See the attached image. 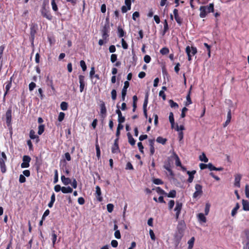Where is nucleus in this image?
Listing matches in <instances>:
<instances>
[{
	"instance_id": "a19ab883",
	"label": "nucleus",
	"mask_w": 249,
	"mask_h": 249,
	"mask_svg": "<svg viewBox=\"0 0 249 249\" xmlns=\"http://www.w3.org/2000/svg\"><path fill=\"white\" fill-rule=\"evenodd\" d=\"M198 220L200 221L205 223L206 222V218L204 214L202 213H199L197 215Z\"/></svg>"
},
{
	"instance_id": "0eeeda50",
	"label": "nucleus",
	"mask_w": 249,
	"mask_h": 249,
	"mask_svg": "<svg viewBox=\"0 0 249 249\" xmlns=\"http://www.w3.org/2000/svg\"><path fill=\"white\" fill-rule=\"evenodd\" d=\"M40 11L41 15L43 17L50 20L52 19L53 17L51 15L50 11L46 8L45 5L42 6Z\"/></svg>"
},
{
	"instance_id": "bb28decb",
	"label": "nucleus",
	"mask_w": 249,
	"mask_h": 249,
	"mask_svg": "<svg viewBox=\"0 0 249 249\" xmlns=\"http://www.w3.org/2000/svg\"><path fill=\"white\" fill-rule=\"evenodd\" d=\"M243 209L246 211H249V202L248 200H242Z\"/></svg>"
},
{
	"instance_id": "393cba45",
	"label": "nucleus",
	"mask_w": 249,
	"mask_h": 249,
	"mask_svg": "<svg viewBox=\"0 0 249 249\" xmlns=\"http://www.w3.org/2000/svg\"><path fill=\"white\" fill-rule=\"evenodd\" d=\"M96 189V193L97 195V199L99 201H102L103 200V198L101 196V191L99 186H97L95 188Z\"/></svg>"
},
{
	"instance_id": "cd10ccee",
	"label": "nucleus",
	"mask_w": 249,
	"mask_h": 249,
	"mask_svg": "<svg viewBox=\"0 0 249 249\" xmlns=\"http://www.w3.org/2000/svg\"><path fill=\"white\" fill-rule=\"evenodd\" d=\"M231 109H229L228 114H227V120L225 122V124H224V127H226L231 122Z\"/></svg>"
},
{
	"instance_id": "774afa93",
	"label": "nucleus",
	"mask_w": 249,
	"mask_h": 249,
	"mask_svg": "<svg viewBox=\"0 0 249 249\" xmlns=\"http://www.w3.org/2000/svg\"><path fill=\"white\" fill-rule=\"evenodd\" d=\"M117 59V55L116 54H112L110 57V60L112 63L115 62Z\"/></svg>"
},
{
	"instance_id": "37998d69",
	"label": "nucleus",
	"mask_w": 249,
	"mask_h": 249,
	"mask_svg": "<svg viewBox=\"0 0 249 249\" xmlns=\"http://www.w3.org/2000/svg\"><path fill=\"white\" fill-rule=\"evenodd\" d=\"M68 107V104L66 102H62L60 104V108L62 110H67Z\"/></svg>"
},
{
	"instance_id": "c85d7f7f",
	"label": "nucleus",
	"mask_w": 249,
	"mask_h": 249,
	"mask_svg": "<svg viewBox=\"0 0 249 249\" xmlns=\"http://www.w3.org/2000/svg\"><path fill=\"white\" fill-rule=\"evenodd\" d=\"M62 192L64 194H67V193H71L72 192L73 190L70 187H62Z\"/></svg>"
},
{
	"instance_id": "423d86ee",
	"label": "nucleus",
	"mask_w": 249,
	"mask_h": 249,
	"mask_svg": "<svg viewBox=\"0 0 249 249\" xmlns=\"http://www.w3.org/2000/svg\"><path fill=\"white\" fill-rule=\"evenodd\" d=\"M182 208V203L178 201H176V207L174 209V211L176 212V219L177 221L179 218V216L180 214Z\"/></svg>"
},
{
	"instance_id": "79ce46f5",
	"label": "nucleus",
	"mask_w": 249,
	"mask_h": 249,
	"mask_svg": "<svg viewBox=\"0 0 249 249\" xmlns=\"http://www.w3.org/2000/svg\"><path fill=\"white\" fill-rule=\"evenodd\" d=\"M244 233L245 235L246 238L247 239V242L246 244V246L249 245V230L247 229L244 231Z\"/></svg>"
},
{
	"instance_id": "ddd939ff",
	"label": "nucleus",
	"mask_w": 249,
	"mask_h": 249,
	"mask_svg": "<svg viewBox=\"0 0 249 249\" xmlns=\"http://www.w3.org/2000/svg\"><path fill=\"white\" fill-rule=\"evenodd\" d=\"M129 83L128 81H125L124 83V87L122 90V96L121 98L122 101H124L125 98V96L126 95V92H127V89L129 87Z\"/></svg>"
},
{
	"instance_id": "473e14b6",
	"label": "nucleus",
	"mask_w": 249,
	"mask_h": 249,
	"mask_svg": "<svg viewBox=\"0 0 249 249\" xmlns=\"http://www.w3.org/2000/svg\"><path fill=\"white\" fill-rule=\"evenodd\" d=\"M156 141L159 143L165 144L167 142V139L166 138H163L162 137L159 136L157 138Z\"/></svg>"
},
{
	"instance_id": "39448f33",
	"label": "nucleus",
	"mask_w": 249,
	"mask_h": 249,
	"mask_svg": "<svg viewBox=\"0 0 249 249\" xmlns=\"http://www.w3.org/2000/svg\"><path fill=\"white\" fill-rule=\"evenodd\" d=\"M2 157L0 158V170L2 173H4L6 171V167L5 164V161L7 160V157L4 152L1 153Z\"/></svg>"
},
{
	"instance_id": "864d4df0",
	"label": "nucleus",
	"mask_w": 249,
	"mask_h": 249,
	"mask_svg": "<svg viewBox=\"0 0 249 249\" xmlns=\"http://www.w3.org/2000/svg\"><path fill=\"white\" fill-rule=\"evenodd\" d=\"M36 84L35 83L32 82L29 85V89L30 91H32L34 89L36 88Z\"/></svg>"
},
{
	"instance_id": "f8f14e48",
	"label": "nucleus",
	"mask_w": 249,
	"mask_h": 249,
	"mask_svg": "<svg viewBox=\"0 0 249 249\" xmlns=\"http://www.w3.org/2000/svg\"><path fill=\"white\" fill-rule=\"evenodd\" d=\"M13 80V77H11L9 80H8L7 82L5 83V91L3 96V100H5V96L8 93V92L12 87V83Z\"/></svg>"
},
{
	"instance_id": "aec40b11",
	"label": "nucleus",
	"mask_w": 249,
	"mask_h": 249,
	"mask_svg": "<svg viewBox=\"0 0 249 249\" xmlns=\"http://www.w3.org/2000/svg\"><path fill=\"white\" fill-rule=\"evenodd\" d=\"M116 113L118 115V122L120 124L123 123L125 121L124 117L122 116V114L120 110L118 108L116 111Z\"/></svg>"
},
{
	"instance_id": "5fc2aeb1",
	"label": "nucleus",
	"mask_w": 249,
	"mask_h": 249,
	"mask_svg": "<svg viewBox=\"0 0 249 249\" xmlns=\"http://www.w3.org/2000/svg\"><path fill=\"white\" fill-rule=\"evenodd\" d=\"M80 66L83 71H85L87 69L86 64L84 60H81L80 62Z\"/></svg>"
},
{
	"instance_id": "6ab92c4d",
	"label": "nucleus",
	"mask_w": 249,
	"mask_h": 249,
	"mask_svg": "<svg viewBox=\"0 0 249 249\" xmlns=\"http://www.w3.org/2000/svg\"><path fill=\"white\" fill-rule=\"evenodd\" d=\"M196 173V170H193L192 171H187V174L189 175V178L187 179V181L189 183H192L194 178V175Z\"/></svg>"
},
{
	"instance_id": "2f4dec72",
	"label": "nucleus",
	"mask_w": 249,
	"mask_h": 249,
	"mask_svg": "<svg viewBox=\"0 0 249 249\" xmlns=\"http://www.w3.org/2000/svg\"><path fill=\"white\" fill-rule=\"evenodd\" d=\"M169 30V27L168 22L166 19H165L163 22V29L162 31V35H164L165 34V33L168 31Z\"/></svg>"
},
{
	"instance_id": "5701e85b",
	"label": "nucleus",
	"mask_w": 249,
	"mask_h": 249,
	"mask_svg": "<svg viewBox=\"0 0 249 249\" xmlns=\"http://www.w3.org/2000/svg\"><path fill=\"white\" fill-rule=\"evenodd\" d=\"M127 136L128 138V142L131 145H134L135 144L136 141L133 138L132 135L130 132H128L127 133Z\"/></svg>"
},
{
	"instance_id": "4be33fe9",
	"label": "nucleus",
	"mask_w": 249,
	"mask_h": 249,
	"mask_svg": "<svg viewBox=\"0 0 249 249\" xmlns=\"http://www.w3.org/2000/svg\"><path fill=\"white\" fill-rule=\"evenodd\" d=\"M52 243H53V246L54 247L55 244H56V242L57 240V233L54 230L52 231Z\"/></svg>"
},
{
	"instance_id": "603ef678",
	"label": "nucleus",
	"mask_w": 249,
	"mask_h": 249,
	"mask_svg": "<svg viewBox=\"0 0 249 249\" xmlns=\"http://www.w3.org/2000/svg\"><path fill=\"white\" fill-rule=\"evenodd\" d=\"M169 52V50L168 48H162V49L160 50V53L164 55L168 53Z\"/></svg>"
},
{
	"instance_id": "dca6fc26",
	"label": "nucleus",
	"mask_w": 249,
	"mask_h": 249,
	"mask_svg": "<svg viewBox=\"0 0 249 249\" xmlns=\"http://www.w3.org/2000/svg\"><path fill=\"white\" fill-rule=\"evenodd\" d=\"M234 186L240 188V180L242 178V175L240 174H236L234 176Z\"/></svg>"
},
{
	"instance_id": "8fccbe9b",
	"label": "nucleus",
	"mask_w": 249,
	"mask_h": 249,
	"mask_svg": "<svg viewBox=\"0 0 249 249\" xmlns=\"http://www.w3.org/2000/svg\"><path fill=\"white\" fill-rule=\"evenodd\" d=\"M153 182L156 185H160V184H163V181L160 178L153 179Z\"/></svg>"
},
{
	"instance_id": "3c124183",
	"label": "nucleus",
	"mask_w": 249,
	"mask_h": 249,
	"mask_svg": "<svg viewBox=\"0 0 249 249\" xmlns=\"http://www.w3.org/2000/svg\"><path fill=\"white\" fill-rule=\"evenodd\" d=\"M65 116V114L64 112H60L58 117V121L60 122H62L64 120Z\"/></svg>"
},
{
	"instance_id": "f704fd0d",
	"label": "nucleus",
	"mask_w": 249,
	"mask_h": 249,
	"mask_svg": "<svg viewBox=\"0 0 249 249\" xmlns=\"http://www.w3.org/2000/svg\"><path fill=\"white\" fill-rule=\"evenodd\" d=\"M148 102V94L147 93L144 98V102L143 104V110H147V106Z\"/></svg>"
},
{
	"instance_id": "f03ea898",
	"label": "nucleus",
	"mask_w": 249,
	"mask_h": 249,
	"mask_svg": "<svg viewBox=\"0 0 249 249\" xmlns=\"http://www.w3.org/2000/svg\"><path fill=\"white\" fill-rule=\"evenodd\" d=\"M199 17L201 18H204L208 13L214 12V4L213 3H211L206 6H201L199 8Z\"/></svg>"
},
{
	"instance_id": "e2e57ef3",
	"label": "nucleus",
	"mask_w": 249,
	"mask_h": 249,
	"mask_svg": "<svg viewBox=\"0 0 249 249\" xmlns=\"http://www.w3.org/2000/svg\"><path fill=\"white\" fill-rule=\"evenodd\" d=\"M27 144L29 147V149L30 151H33V145L32 144V142L30 140H29L27 141Z\"/></svg>"
},
{
	"instance_id": "412c9836",
	"label": "nucleus",
	"mask_w": 249,
	"mask_h": 249,
	"mask_svg": "<svg viewBox=\"0 0 249 249\" xmlns=\"http://www.w3.org/2000/svg\"><path fill=\"white\" fill-rule=\"evenodd\" d=\"M29 136L31 139L33 140V139H36V142H38L39 141V137L38 136H37L36 135V133H35V131L33 129H31L30 130Z\"/></svg>"
},
{
	"instance_id": "4c0bfd02",
	"label": "nucleus",
	"mask_w": 249,
	"mask_h": 249,
	"mask_svg": "<svg viewBox=\"0 0 249 249\" xmlns=\"http://www.w3.org/2000/svg\"><path fill=\"white\" fill-rule=\"evenodd\" d=\"M175 159V164L177 166H181V162L178 156L176 154H174Z\"/></svg>"
},
{
	"instance_id": "58836bf2",
	"label": "nucleus",
	"mask_w": 249,
	"mask_h": 249,
	"mask_svg": "<svg viewBox=\"0 0 249 249\" xmlns=\"http://www.w3.org/2000/svg\"><path fill=\"white\" fill-rule=\"evenodd\" d=\"M195 239L194 237H192L188 242L189 249H192L194 246V244Z\"/></svg>"
},
{
	"instance_id": "7c9ffc66",
	"label": "nucleus",
	"mask_w": 249,
	"mask_h": 249,
	"mask_svg": "<svg viewBox=\"0 0 249 249\" xmlns=\"http://www.w3.org/2000/svg\"><path fill=\"white\" fill-rule=\"evenodd\" d=\"M111 152L112 153H118L120 152L119 145L113 144L111 147Z\"/></svg>"
},
{
	"instance_id": "680f3d73",
	"label": "nucleus",
	"mask_w": 249,
	"mask_h": 249,
	"mask_svg": "<svg viewBox=\"0 0 249 249\" xmlns=\"http://www.w3.org/2000/svg\"><path fill=\"white\" fill-rule=\"evenodd\" d=\"M138 147L139 148V149L140 151V152L142 154L143 153V145L142 143V142H139L138 143Z\"/></svg>"
},
{
	"instance_id": "69168bd1",
	"label": "nucleus",
	"mask_w": 249,
	"mask_h": 249,
	"mask_svg": "<svg viewBox=\"0 0 249 249\" xmlns=\"http://www.w3.org/2000/svg\"><path fill=\"white\" fill-rule=\"evenodd\" d=\"M26 181V178L23 175H20L19 178V182L21 183H24Z\"/></svg>"
},
{
	"instance_id": "bf43d9fd",
	"label": "nucleus",
	"mask_w": 249,
	"mask_h": 249,
	"mask_svg": "<svg viewBox=\"0 0 249 249\" xmlns=\"http://www.w3.org/2000/svg\"><path fill=\"white\" fill-rule=\"evenodd\" d=\"M210 204L209 203H207L205 206V214L208 215L209 211H210Z\"/></svg>"
},
{
	"instance_id": "9b49d317",
	"label": "nucleus",
	"mask_w": 249,
	"mask_h": 249,
	"mask_svg": "<svg viewBox=\"0 0 249 249\" xmlns=\"http://www.w3.org/2000/svg\"><path fill=\"white\" fill-rule=\"evenodd\" d=\"M100 108L101 117L103 119H104L107 116V108L105 104L103 101L101 102Z\"/></svg>"
},
{
	"instance_id": "4d7b16f0",
	"label": "nucleus",
	"mask_w": 249,
	"mask_h": 249,
	"mask_svg": "<svg viewBox=\"0 0 249 249\" xmlns=\"http://www.w3.org/2000/svg\"><path fill=\"white\" fill-rule=\"evenodd\" d=\"M107 210L109 213H111L114 208V205L112 204L109 203L108 204L107 206Z\"/></svg>"
},
{
	"instance_id": "49530a36",
	"label": "nucleus",
	"mask_w": 249,
	"mask_h": 249,
	"mask_svg": "<svg viewBox=\"0 0 249 249\" xmlns=\"http://www.w3.org/2000/svg\"><path fill=\"white\" fill-rule=\"evenodd\" d=\"M45 126L44 124H40L38 126V134L41 135L44 131Z\"/></svg>"
},
{
	"instance_id": "c9c22d12",
	"label": "nucleus",
	"mask_w": 249,
	"mask_h": 249,
	"mask_svg": "<svg viewBox=\"0 0 249 249\" xmlns=\"http://www.w3.org/2000/svg\"><path fill=\"white\" fill-rule=\"evenodd\" d=\"M117 31L118 36L120 37H122L124 36L125 33L121 26H118Z\"/></svg>"
},
{
	"instance_id": "ea45409f",
	"label": "nucleus",
	"mask_w": 249,
	"mask_h": 249,
	"mask_svg": "<svg viewBox=\"0 0 249 249\" xmlns=\"http://www.w3.org/2000/svg\"><path fill=\"white\" fill-rule=\"evenodd\" d=\"M240 205L238 203L236 204L235 207L231 211V214L232 216H234L237 213V210L239 209Z\"/></svg>"
},
{
	"instance_id": "338daca9",
	"label": "nucleus",
	"mask_w": 249,
	"mask_h": 249,
	"mask_svg": "<svg viewBox=\"0 0 249 249\" xmlns=\"http://www.w3.org/2000/svg\"><path fill=\"white\" fill-rule=\"evenodd\" d=\"M164 168L168 171L169 172L172 173V170L171 169L170 164L169 163L166 164L164 165Z\"/></svg>"
},
{
	"instance_id": "7ed1b4c3",
	"label": "nucleus",
	"mask_w": 249,
	"mask_h": 249,
	"mask_svg": "<svg viewBox=\"0 0 249 249\" xmlns=\"http://www.w3.org/2000/svg\"><path fill=\"white\" fill-rule=\"evenodd\" d=\"M12 107H9L5 113L6 124L9 128H12Z\"/></svg>"
},
{
	"instance_id": "c756f323",
	"label": "nucleus",
	"mask_w": 249,
	"mask_h": 249,
	"mask_svg": "<svg viewBox=\"0 0 249 249\" xmlns=\"http://www.w3.org/2000/svg\"><path fill=\"white\" fill-rule=\"evenodd\" d=\"M191 88L190 89V90L188 92V93L186 96V100L187 101L185 103V106H188L189 105L191 104L192 103L191 97H190V94H191Z\"/></svg>"
},
{
	"instance_id": "c03bdc74",
	"label": "nucleus",
	"mask_w": 249,
	"mask_h": 249,
	"mask_svg": "<svg viewBox=\"0 0 249 249\" xmlns=\"http://www.w3.org/2000/svg\"><path fill=\"white\" fill-rule=\"evenodd\" d=\"M199 158L201 161L205 162H207L208 161V159L207 158L204 153H203L202 155H200Z\"/></svg>"
},
{
	"instance_id": "9d476101",
	"label": "nucleus",
	"mask_w": 249,
	"mask_h": 249,
	"mask_svg": "<svg viewBox=\"0 0 249 249\" xmlns=\"http://www.w3.org/2000/svg\"><path fill=\"white\" fill-rule=\"evenodd\" d=\"M195 189L196 191L193 194V197L194 198H196L198 196H201L203 193L202 185L198 184H196L195 185Z\"/></svg>"
},
{
	"instance_id": "052dcab7",
	"label": "nucleus",
	"mask_w": 249,
	"mask_h": 249,
	"mask_svg": "<svg viewBox=\"0 0 249 249\" xmlns=\"http://www.w3.org/2000/svg\"><path fill=\"white\" fill-rule=\"evenodd\" d=\"M175 205V201L174 200H170L168 203V209L169 210H171L173 209L174 206Z\"/></svg>"
},
{
	"instance_id": "a211bd4d",
	"label": "nucleus",
	"mask_w": 249,
	"mask_h": 249,
	"mask_svg": "<svg viewBox=\"0 0 249 249\" xmlns=\"http://www.w3.org/2000/svg\"><path fill=\"white\" fill-rule=\"evenodd\" d=\"M154 143H155V139H150L149 140V145L150 146V155L152 156L155 153V147H154Z\"/></svg>"
},
{
	"instance_id": "09e8293b",
	"label": "nucleus",
	"mask_w": 249,
	"mask_h": 249,
	"mask_svg": "<svg viewBox=\"0 0 249 249\" xmlns=\"http://www.w3.org/2000/svg\"><path fill=\"white\" fill-rule=\"evenodd\" d=\"M169 102L170 105L171 107H172V108H178V104L177 103L175 102L173 100H170Z\"/></svg>"
},
{
	"instance_id": "6e6d98bb",
	"label": "nucleus",
	"mask_w": 249,
	"mask_h": 249,
	"mask_svg": "<svg viewBox=\"0 0 249 249\" xmlns=\"http://www.w3.org/2000/svg\"><path fill=\"white\" fill-rule=\"evenodd\" d=\"M111 98L113 100H115L116 99L117 97V92L116 90L114 89H112L111 92Z\"/></svg>"
},
{
	"instance_id": "1a4fd4ad",
	"label": "nucleus",
	"mask_w": 249,
	"mask_h": 249,
	"mask_svg": "<svg viewBox=\"0 0 249 249\" xmlns=\"http://www.w3.org/2000/svg\"><path fill=\"white\" fill-rule=\"evenodd\" d=\"M186 53L188 55V60L191 61L192 57L197 53L196 48H186Z\"/></svg>"
},
{
	"instance_id": "de8ad7c7",
	"label": "nucleus",
	"mask_w": 249,
	"mask_h": 249,
	"mask_svg": "<svg viewBox=\"0 0 249 249\" xmlns=\"http://www.w3.org/2000/svg\"><path fill=\"white\" fill-rule=\"evenodd\" d=\"M51 5L53 10L54 12H57L58 11V7L55 3V0H51Z\"/></svg>"
},
{
	"instance_id": "a878e982",
	"label": "nucleus",
	"mask_w": 249,
	"mask_h": 249,
	"mask_svg": "<svg viewBox=\"0 0 249 249\" xmlns=\"http://www.w3.org/2000/svg\"><path fill=\"white\" fill-rule=\"evenodd\" d=\"M95 148L96 151V156L98 159L100 158L101 156V152L100 147L98 142V138H96V143H95Z\"/></svg>"
},
{
	"instance_id": "f257e3e1",
	"label": "nucleus",
	"mask_w": 249,
	"mask_h": 249,
	"mask_svg": "<svg viewBox=\"0 0 249 249\" xmlns=\"http://www.w3.org/2000/svg\"><path fill=\"white\" fill-rule=\"evenodd\" d=\"M186 226L184 220H180L178 221L177 229L175 232L174 238L175 241L178 245L184 235Z\"/></svg>"
},
{
	"instance_id": "6e6552de",
	"label": "nucleus",
	"mask_w": 249,
	"mask_h": 249,
	"mask_svg": "<svg viewBox=\"0 0 249 249\" xmlns=\"http://www.w3.org/2000/svg\"><path fill=\"white\" fill-rule=\"evenodd\" d=\"M31 160V158L29 156L24 155L22 158V163L21 164V167L22 168H28L30 166V162Z\"/></svg>"
},
{
	"instance_id": "2eb2a0df",
	"label": "nucleus",
	"mask_w": 249,
	"mask_h": 249,
	"mask_svg": "<svg viewBox=\"0 0 249 249\" xmlns=\"http://www.w3.org/2000/svg\"><path fill=\"white\" fill-rule=\"evenodd\" d=\"M79 80L80 83V91L82 92L85 86V76L82 75H79Z\"/></svg>"
},
{
	"instance_id": "72a5a7b5",
	"label": "nucleus",
	"mask_w": 249,
	"mask_h": 249,
	"mask_svg": "<svg viewBox=\"0 0 249 249\" xmlns=\"http://www.w3.org/2000/svg\"><path fill=\"white\" fill-rule=\"evenodd\" d=\"M169 119L170 123H171V127L173 128L174 124H175V121H174V114H173V112L170 113L169 116Z\"/></svg>"
},
{
	"instance_id": "f3484780",
	"label": "nucleus",
	"mask_w": 249,
	"mask_h": 249,
	"mask_svg": "<svg viewBox=\"0 0 249 249\" xmlns=\"http://www.w3.org/2000/svg\"><path fill=\"white\" fill-rule=\"evenodd\" d=\"M110 31V26H109V19L108 18H106V23L105 24V25L102 30V33H104L105 34H109Z\"/></svg>"
},
{
	"instance_id": "20e7f679",
	"label": "nucleus",
	"mask_w": 249,
	"mask_h": 249,
	"mask_svg": "<svg viewBox=\"0 0 249 249\" xmlns=\"http://www.w3.org/2000/svg\"><path fill=\"white\" fill-rule=\"evenodd\" d=\"M37 29V25L36 24H32L30 27V40L31 42L32 45L34 46V40L35 37V35L36 33Z\"/></svg>"
},
{
	"instance_id": "13d9d810",
	"label": "nucleus",
	"mask_w": 249,
	"mask_h": 249,
	"mask_svg": "<svg viewBox=\"0 0 249 249\" xmlns=\"http://www.w3.org/2000/svg\"><path fill=\"white\" fill-rule=\"evenodd\" d=\"M58 180V171L57 170H55L53 183H56V182H57Z\"/></svg>"
},
{
	"instance_id": "e433bc0d",
	"label": "nucleus",
	"mask_w": 249,
	"mask_h": 249,
	"mask_svg": "<svg viewBox=\"0 0 249 249\" xmlns=\"http://www.w3.org/2000/svg\"><path fill=\"white\" fill-rule=\"evenodd\" d=\"M176 191L175 190H172L169 192V193H167V195H165V196H167L168 197L175 198L176 196Z\"/></svg>"
},
{
	"instance_id": "a18cd8bd",
	"label": "nucleus",
	"mask_w": 249,
	"mask_h": 249,
	"mask_svg": "<svg viewBox=\"0 0 249 249\" xmlns=\"http://www.w3.org/2000/svg\"><path fill=\"white\" fill-rule=\"evenodd\" d=\"M156 192L159 194L163 195L164 196H165V195H167V193H166L163 189H162L160 187H156Z\"/></svg>"
},
{
	"instance_id": "b1692460",
	"label": "nucleus",
	"mask_w": 249,
	"mask_h": 249,
	"mask_svg": "<svg viewBox=\"0 0 249 249\" xmlns=\"http://www.w3.org/2000/svg\"><path fill=\"white\" fill-rule=\"evenodd\" d=\"M61 179L62 183L65 185H67L71 183V179L69 178H66L64 176H61Z\"/></svg>"
},
{
	"instance_id": "4468645a",
	"label": "nucleus",
	"mask_w": 249,
	"mask_h": 249,
	"mask_svg": "<svg viewBox=\"0 0 249 249\" xmlns=\"http://www.w3.org/2000/svg\"><path fill=\"white\" fill-rule=\"evenodd\" d=\"M173 14L174 15L175 19L178 24L180 25L182 22V19L179 16L178 13V10L174 9L173 10Z\"/></svg>"
},
{
	"instance_id": "0e129e2a",
	"label": "nucleus",
	"mask_w": 249,
	"mask_h": 249,
	"mask_svg": "<svg viewBox=\"0 0 249 249\" xmlns=\"http://www.w3.org/2000/svg\"><path fill=\"white\" fill-rule=\"evenodd\" d=\"M245 194L247 198H249V185L246 184L245 186Z\"/></svg>"
}]
</instances>
